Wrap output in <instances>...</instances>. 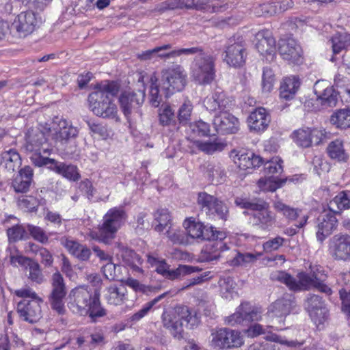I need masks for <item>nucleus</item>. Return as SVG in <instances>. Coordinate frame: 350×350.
I'll return each mask as SVG.
<instances>
[{"label": "nucleus", "instance_id": "1", "mask_svg": "<svg viewBox=\"0 0 350 350\" xmlns=\"http://www.w3.org/2000/svg\"><path fill=\"white\" fill-rule=\"evenodd\" d=\"M51 126L48 124L40 127H31L25 136V150L33 153H51L63 149L70 138L78 134L77 128L66 120L55 118Z\"/></svg>", "mask_w": 350, "mask_h": 350}, {"label": "nucleus", "instance_id": "2", "mask_svg": "<svg viewBox=\"0 0 350 350\" xmlns=\"http://www.w3.org/2000/svg\"><path fill=\"white\" fill-rule=\"evenodd\" d=\"M120 91L118 83L111 81L98 85L88 98L90 110L97 116L118 120V108L112 98Z\"/></svg>", "mask_w": 350, "mask_h": 350}, {"label": "nucleus", "instance_id": "3", "mask_svg": "<svg viewBox=\"0 0 350 350\" xmlns=\"http://www.w3.org/2000/svg\"><path fill=\"white\" fill-rule=\"evenodd\" d=\"M310 269L312 274L300 272L297 275V279L283 271L272 272L270 278L273 281L284 284L290 290L294 291H308L314 288L327 295H331L332 288L318 278V273L321 272L322 267L315 265L310 266Z\"/></svg>", "mask_w": 350, "mask_h": 350}, {"label": "nucleus", "instance_id": "4", "mask_svg": "<svg viewBox=\"0 0 350 350\" xmlns=\"http://www.w3.org/2000/svg\"><path fill=\"white\" fill-rule=\"evenodd\" d=\"M126 218V214L122 207L111 208L103 216V223L98 226V229L91 230L89 235L94 240L109 244Z\"/></svg>", "mask_w": 350, "mask_h": 350}, {"label": "nucleus", "instance_id": "5", "mask_svg": "<svg viewBox=\"0 0 350 350\" xmlns=\"http://www.w3.org/2000/svg\"><path fill=\"white\" fill-rule=\"evenodd\" d=\"M234 203L241 208L253 211L251 219L254 225L262 230H271L276 223V215L269 210V204L262 200H250L237 197Z\"/></svg>", "mask_w": 350, "mask_h": 350}, {"label": "nucleus", "instance_id": "6", "mask_svg": "<svg viewBox=\"0 0 350 350\" xmlns=\"http://www.w3.org/2000/svg\"><path fill=\"white\" fill-rule=\"evenodd\" d=\"M14 293L17 297L23 298L16 308L20 318L29 323L38 322L42 317V299L30 288L16 290Z\"/></svg>", "mask_w": 350, "mask_h": 350}, {"label": "nucleus", "instance_id": "7", "mask_svg": "<svg viewBox=\"0 0 350 350\" xmlns=\"http://www.w3.org/2000/svg\"><path fill=\"white\" fill-rule=\"evenodd\" d=\"M295 297L292 295H286L269 306L267 318L269 323L276 325L277 330H282V325L286 317L295 307Z\"/></svg>", "mask_w": 350, "mask_h": 350}, {"label": "nucleus", "instance_id": "8", "mask_svg": "<svg viewBox=\"0 0 350 350\" xmlns=\"http://www.w3.org/2000/svg\"><path fill=\"white\" fill-rule=\"evenodd\" d=\"M42 23V18L33 11L22 12L10 25L13 37L25 38Z\"/></svg>", "mask_w": 350, "mask_h": 350}, {"label": "nucleus", "instance_id": "9", "mask_svg": "<svg viewBox=\"0 0 350 350\" xmlns=\"http://www.w3.org/2000/svg\"><path fill=\"white\" fill-rule=\"evenodd\" d=\"M211 345L219 349L239 348L244 344L243 335L237 330L224 327L212 330Z\"/></svg>", "mask_w": 350, "mask_h": 350}, {"label": "nucleus", "instance_id": "10", "mask_svg": "<svg viewBox=\"0 0 350 350\" xmlns=\"http://www.w3.org/2000/svg\"><path fill=\"white\" fill-rule=\"evenodd\" d=\"M192 77L200 85L210 84L215 77L213 57L205 53L196 56L192 66Z\"/></svg>", "mask_w": 350, "mask_h": 350}, {"label": "nucleus", "instance_id": "11", "mask_svg": "<svg viewBox=\"0 0 350 350\" xmlns=\"http://www.w3.org/2000/svg\"><path fill=\"white\" fill-rule=\"evenodd\" d=\"M96 291L92 290L85 285H80L72 288L68 297V307L74 313L81 316L85 311L92 300L96 297Z\"/></svg>", "mask_w": 350, "mask_h": 350}, {"label": "nucleus", "instance_id": "12", "mask_svg": "<svg viewBox=\"0 0 350 350\" xmlns=\"http://www.w3.org/2000/svg\"><path fill=\"white\" fill-rule=\"evenodd\" d=\"M7 256L10 258L11 265L16 266V264L25 267L26 272H28V278L32 282L41 284L44 281V275L42 273L40 265L35 260L25 257L18 254L16 247L10 246L6 250Z\"/></svg>", "mask_w": 350, "mask_h": 350}, {"label": "nucleus", "instance_id": "13", "mask_svg": "<svg viewBox=\"0 0 350 350\" xmlns=\"http://www.w3.org/2000/svg\"><path fill=\"white\" fill-rule=\"evenodd\" d=\"M162 88L166 91V96L174 92L183 90L186 85V75L180 65H174L162 70Z\"/></svg>", "mask_w": 350, "mask_h": 350}, {"label": "nucleus", "instance_id": "14", "mask_svg": "<svg viewBox=\"0 0 350 350\" xmlns=\"http://www.w3.org/2000/svg\"><path fill=\"white\" fill-rule=\"evenodd\" d=\"M184 227L187 230L188 237L202 240L224 239L226 234L224 231L217 230L212 226H204L201 222H196L191 219L184 221Z\"/></svg>", "mask_w": 350, "mask_h": 350}, {"label": "nucleus", "instance_id": "15", "mask_svg": "<svg viewBox=\"0 0 350 350\" xmlns=\"http://www.w3.org/2000/svg\"><path fill=\"white\" fill-rule=\"evenodd\" d=\"M225 53L224 61L230 66L240 68L245 64L247 53L245 43L241 37L230 38Z\"/></svg>", "mask_w": 350, "mask_h": 350}, {"label": "nucleus", "instance_id": "16", "mask_svg": "<svg viewBox=\"0 0 350 350\" xmlns=\"http://www.w3.org/2000/svg\"><path fill=\"white\" fill-rule=\"evenodd\" d=\"M66 295V285L62 275L55 272L52 275V291L49 296L51 308L58 314L65 312L64 297Z\"/></svg>", "mask_w": 350, "mask_h": 350}, {"label": "nucleus", "instance_id": "17", "mask_svg": "<svg viewBox=\"0 0 350 350\" xmlns=\"http://www.w3.org/2000/svg\"><path fill=\"white\" fill-rule=\"evenodd\" d=\"M329 252L336 260L350 261V236H334L329 241Z\"/></svg>", "mask_w": 350, "mask_h": 350}, {"label": "nucleus", "instance_id": "18", "mask_svg": "<svg viewBox=\"0 0 350 350\" xmlns=\"http://www.w3.org/2000/svg\"><path fill=\"white\" fill-rule=\"evenodd\" d=\"M213 124L215 131L223 135L236 133L239 129V120L229 111L215 114Z\"/></svg>", "mask_w": 350, "mask_h": 350}, {"label": "nucleus", "instance_id": "19", "mask_svg": "<svg viewBox=\"0 0 350 350\" xmlns=\"http://www.w3.org/2000/svg\"><path fill=\"white\" fill-rule=\"evenodd\" d=\"M204 106L211 113H221L230 111L232 100L224 91L217 90L204 98Z\"/></svg>", "mask_w": 350, "mask_h": 350}, {"label": "nucleus", "instance_id": "20", "mask_svg": "<svg viewBox=\"0 0 350 350\" xmlns=\"http://www.w3.org/2000/svg\"><path fill=\"white\" fill-rule=\"evenodd\" d=\"M201 269L198 267L190 265H179L175 269H170V265H168L165 259H162L157 267L155 271L161 275L166 279L174 280L179 279L186 275L191 273L198 272Z\"/></svg>", "mask_w": 350, "mask_h": 350}, {"label": "nucleus", "instance_id": "21", "mask_svg": "<svg viewBox=\"0 0 350 350\" xmlns=\"http://www.w3.org/2000/svg\"><path fill=\"white\" fill-rule=\"evenodd\" d=\"M273 206L276 211L282 214L288 221H297L295 224L297 228H302L307 223L308 216L302 215L301 209L286 205L280 200L274 201Z\"/></svg>", "mask_w": 350, "mask_h": 350}, {"label": "nucleus", "instance_id": "22", "mask_svg": "<svg viewBox=\"0 0 350 350\" xmlns=\"http://www.w3.org/2000/svg\"><path fill=\"white\" fill-rule=\"evenodd\" d=\"M330 211L323 212L317 219V239L323 242L336 228L337 219Z\"/></svg>", "mask_w": 350, "mask_h": 350}, {"label": "nucleus", "instance_id": "23", "mask_svg": "<svg viewBox=\"0 0 350 350\" xmlns=\"http://www.w3.org/2000/svg\"><path fill=\"white\" fill-rule=\"evenodd\" d=\"M163 325L174 338L180 340L183 338V323L176 310L164 311L161 316Z\"/></svg>", "mask_w": 350, "mask_h": 350}, {"label": "nucleus", "instance_id": "24", "mask_svg": "<svg viewBox=\"0 0 350 350\" xmlns=\"http://www.w3.org/2000/svg\"><path fill=\"white\" fill-rule=\"evenodd\" d=\"M278 51L283 59L293 64H299L301 62V49L294 39L280 40Z\"/></svg>", "mask_w": 350, "mask_h": 350}, {"label": "nucleus", "instance_id": "25", "mask_svg": "<svg viewBox=\"0 0 350 350\" xmlns=\"http://www.w3.org/2000/svg\"><path fill=\"white\" fill-rule=\"evenodd\" d=\"M145 98L144 90H138L137 92L125 91L120 96L119 102L122 112L125 116L131 114L133 108L141 105Z\"/></svg>", "mask_w": 350, "mask_h": 350}, {"label": "nucleus", "instance_id": "26", "mask_svg": "<svg viewBox=\"0 0 350 350\" xmlns=\"http://www.w3.org/2000/svg\"><path fill=\"white\" fill-rule=\"evenodd\" d=\"M256 47L263 56H267L268 61H272L275 54V40L269 31L259 32L256 35Z\"/></svg>", "mask_w": 350, "mask_h": 350}, {"label": "nucleus", "instance_id": "27", "mask_svg": "<svg viewBox=\"0 0 350 350\" xmlns=\"http://www.w3.org/2000/svg\"><path fill=\"white\" fill-rule=\"evenodd\" d=\"M33 172L31 167L25 166L14 178L12 187L16 193H25L29 191L32 183Z\"/></svg>", "mask_w": 350, "mask_h": 350}, {"label": "nucleus", "instance_id": "28", "mask_svg": "<svg viewBox=\"0 0 350 350\" xmlns=\"http://www.w3.org/2000/svg\"><path fill=\"white\" fill-rule=\"evenodd\" d=\"M247 122L251 130L260 132L265 131L269 122L270 117L265 108L260 107L250 113Z\"/></svg>", "mask_w": 350, "mask_h": 350}, {"label": "nucleus", "instance_id": "29", "mask_svg": "<svg viewBox=\"0 0 350 350\" xmlns=\"http://www.w3.org/2000/svg\"><path fill=\"white\" fill-rule=\"evenodd\" d=\"M300 84V80L296 76L285 77L281 82L280 87V98L286 100L293 99Z\"/></svg>", "mask_w": 350, "mask_h": 350}, {"label": "nucleus", "instance_id": "30", "mask_svg": "<svg viewBox=\"0 0 350 350\" xmlns=\"http://www.w3.org/2000/svg\"><path fill=\"white\" fill-rule=\"evenodd\" d=\"M105 298L109 304L122 305L127 300V290L123 285H111L105 290Z\"/></svg>", "mask_w": 350, "mask_h": 350}, {"label": "nucleus", "instance_id": "31", "mask_svg": "<svg viewBox=\"0 0 350 350\" xmlns=\"http://www.w3.org/2000/svg\"><path fill=\"white\" fill-rule=\"evenodd\" d=\"M232 159L241 170L259 167L264 162L259 154H234Z\"/></svg>", "mask_w": 350, "mask_h": 350}, {"label": "nucleus", "instance_id": "32", "mask_svg": "<svg viewBox=\"0 0 350 350\" xmlns=\"http://www.w3.org/2000/svg\"><path fill=\"white\" fill-rule=\"evenodd\" d=\"M115 247L118 250L116 255L118 258H121L126 265L133 267L135 270L140 271V268L136 265L142 264V259L133 250H129L125 245L120 242H116Z\"/></svg>", "mask_w": 350, "mask_h": 350}, {"label": "nucleus", "instance_id": "33", "mask_svg": "<svg viewBox=\"0 0 350 350\" xmlns=\"http://www.w3.org/2000/svg\"><path fill=\"white\" fill-rule=\"evenodd\" d=\"M224 239H211L212 242L207 244L202 252V258L206 261H213L220 257V252L227 250L226 245L223 243Z\"/></svg>", "mask_w": 350, "mask_h": 350}, {"label": "nucleus", "instance_id": "34", "mask_svg": "<svg viewBox=\"0 0 350 350\" xmlns=\"http://www.w3.org/2000/svg\"><path fill=\"white\" fill-rule=\"evenodd\" d=\"M299 178L300 177L297 175L284 179H279L272 177L261 178L258 181V186L262 191H275L278 188H280L287 180L291 182L298 181Z\"/></svg>", "mask_w": 350, "mask_h": 350}, {"label": "nucleus", "instance_id": "35", "mask_svg": "<svg viewBox=\"0 0 350 350\" xmlns=\"http://www.w3.org/2000/svg\"><path fill=\"white\" fill-rule=\"evenodd\" d=\"M107 314V310L101 304L98 293H96V297L88 306L87 311L83 312L81 316H88L92 322L96 323L100 318L104 317Z\"/></svg>", "mask_w": 350, "mask_h": 350}, {"label": "nucleus", "instance_id": "36", "mask_svg": "<svg viewBox=\"0 0 350 350\" xmlns=\"http://www.w3.org/2000/svg\"><path fill=\"white\" fill-rule=\"evenodd\" d=\"M329 210L339 213L350 208V191H342L336 195L328 204Z\"/></svg>", "mask_w": 350, "mask_h": 350}, {"label": "nucleus", "instance_id": "37", "mask_svg": "<svg viewBox=\"0 0 350 350\" xmlns=\"http://www.w3.org/2000/svg\"><path fill=\"white\" fill-rule=\"evenodd\" d=\"M155 227L154 230L159 232H163L165 229H169L172 226L171 215L166 208L158 209L154 215Z\"/></svg>", "mask_w": 350, "mask_h": 350}, {"label": "nucleus", "instance_id": "38", "mask_svg": "<svg viewBox=\"0 0 350 350\" xmlns=\"http://www.w3.org/2000/svg\"><path fill=\"white\" fill-rule=\"evenodd\" d=\"M53 171L72 181H77L81 177L77 167L73 165L56 161Z\"/></svg>", "mask_w": 350, "mask_h": 350}, {"label": "nucleus", "instance_id": "39", "mask_svg": "<svg viewBox=\"0 0 350 350\" xmlns=\"http://www.w3.org/2000/svg\"><path fill=\"white\" fill-rule=\"evenodd\" d=\"M176 310L180 317L181 321H184L186 323L187 327L193 329L200 324V316L196 311L190 310L187 307H182Z\"/></svg>", "mask_w": 350, "mask_h": 350}, {"label": "nucleus", "instance_id": "40", "mask_svg": "<svg viewBox=\"0 0 350 350\" xmlns=\"http://www.w3.org/2000/svg\"><path fill=\"white\" fill-rule=\"evenodd\" d=\"M226 145V142L219 138H215L213 141L208 140L204 142L200 141H195L193 142V146L198 148V150L206 152L223 151Z\"/></svg>", "mask_w": 350, "mask_h": 350}, {"label": "nucleus", "instance_id": "41", "mask_svg": "<svg viewBox=\"0 0 350 350\" xmlns=\"http://www.w3.org/2000/svg\"><path fill=\"white\" fill-rule=\"evenodd\" d=\"M330 122L339 129L350 128V109H340L334 113L330 117Z\"/></svg>", "mask_w": 350, "mask_h": 350}, {"label": "nucleus", "instance_id": "42", "mask_svg": "<svg viewBox=\"0 0 350 350\" xmlns=\"http://www.w3.org/2000/svg\"><path fill=\"white\" fill-rule=\"evenodd\" d=\"M331 42L334 54H338L350 46V34L337 33L332 36Z\"/></svg>", "mask_w": 350, "mask_h": 350}, {"label": "nucleus", "instance_id": "43", "mask_svg": "<svg viewBox=\"0 0 350 350\" xmlns=\"http://www.w3.org/2000/svg\"><path fill=\"white\" fill-rule=\"evenodd\" d=\"M338 92L333 87H328L317 97V101L323 107H335L338 103Z\"/></svg>", "mask_w": 350, "mask_h": 350}, {"label": "nucleus", "instance_id": "44", "mask_svg": "<svg viewBox=\"0 0 350 350\" xmlns=\"http://www.w3.org/2000/svg\"><path fill=\"white\" fill-rule=\"evenodd\" d=\"M168 292L162 293L161 295L157 296L151 301L146 303L138 312L134 313L133 315L131 316L130 320L133 322H137L139 320H141L142 318H144L148 314L151 309L153 308V307L155 306V305L159 301L165 298L167 296V295H168Z\"/></svg>", "mask_w": 350, "mask_h": 350}, {"label": "nucleus", "instance_id": "45", "mask_svg": "<svg viewBox=\"0 0 350 350\" xmlns=\"http://www.w3.org/2000/svg\"><path fill=\"white\" fill-rule=\"evenodd\" d=\"M304 308L309 315L315 317L317 310L327 308L322 298L316 295H309L304 302Z\"/></svg>", "mask_w": 350, "mask_h": 350}, {"label": "nucleus", "instance_id": "46", "mask_svg": "<svg viewBox=\"0 0 350 350\" xmlns=\"http://www.w3.org/2000/svg\"><path fill=\"white\" fill-rule=\"evenodd\" d=\"M219 285L221 296L226 299H231L237 296V294L234 290L235 283L231 278H221Z\"/></svg>", "mask_w": 350, "mask_h": 350}, {"label": "nucleus", "instance_id": "47", "mask_svg": "<svg viewBox=\"0 0 350 350\" xmlns=\"http://www.w3.org/2000/svg\"><path fill=\"white\" fill-rule=\"evenodd\" d=\"M165 234L174 244L187 245L189 243V237L183 230L175 228L173 226L166 230Z\"/></svg>", "mask_w": 350, "mask_h": 350}, {"label": "nucleus", "instance_id": "48", "mask_svg": "<svg viewBox=\"0 0 350 350\" xmlns=\"http://www.w3.org/2000/svg\"><path fill=\"white\" fill-rule=\"evenodd\" d=\"M159 124L163 126L174 124L176 122L174 109L169 105H163L159 112Z\"/></svg>", "mask_w": 350, "mask_h": 350}, {"label": "nucleus", "instance_id": "49", "mask_svg": "<svg viewBox=\"0 0 350 350\" xmlns=\"http://www.w3.org/2000/svg\"><path fill=\"white\" fill-rule=\"evenodd\" d=\"M30 250L40 257L41 262L45 267H51L53 263V257L52 254L44 247H39L34 243H29Z\"/></svg>", "mask_w": 350, "mask_h": 350}, {"label": "nucleus", "instance_id": "50", "mask_svg": "<svg viewBox=\"0 0 350 350\" xmlns=\"http://www.w3.org/2000/svg\"><path fill=\"white\" fill-rule=\"evenodd\" d=\"M275 81L274 72L270 67H265L262 76V90L265 93H269L273 89Z\"/></svg>", "mask_w": 350, "mask_h": 350}, {"label": "nucleus", "instance_id": "51", "mask_svg": "<svg viewBox=\"0 0 350 350\" xmlns=\"http://www.w3.org/2000/svg\"><path fill=\"white\" fill-rule=\"evenodd\" d=\"M192 111L193 105L191 102L189 100H185L178 111L177 118L179 123L181 124L189 123L191 120Z\"/></svg>", "mask_w": 350, "mask_h": 350}, {"label": "nucleus", "instance_id": "52", "mask_svg": "<svg viewBox=\"0 0 350 350\" xmlns=\"http://www.w3.org/2000/svg\"><path fill=\"white\" fill-rule=\"evenodd\" d=\"M283 161L279 156H274L271 159L264 161L265 171L267 174L281 173L283 170Z\"/></svg>", "mask_w": 350, "mask_h": 350}, {"label": "nucleus", "instance_id": "53", "mask_svg": "<svg viewBox=\"0 0 350 350\" xmlns=\"http://www.w3.org/2000/svg\"><path fill=\"white\" fill-rule=\"evenodd\" d=\"M260 255V253H238L233 258L232 264L236 266H247L256 262Z\"/></svg>", "mask_w": 350, "mask_h": 350}, {"label": "nucleus", "instance_id": "54", "mask_svg": "<svg viewBox=\"0 0 350 350\" xmlns=\"http://www.w3.org/2000/svg\"><path fill=\"white\" fill-rule=\"evenodd\" d=\"M310 129H298L292 134V137L295 142L301 147L308 148L311 146V141L309 140Z\"/></svg>", "mask_w": 350, "mask_h": 350}, {"label": "nucleus", "instance_id": "55", "mask_svg": "<svg viewBox=\"0 0 350 350\" xmlns=\"http://www.w3.org/2000/svg\"><path fill=\"white\" fill-rule=\"evenodd\" d=\"M207 177L213 184H221L226 180V174L219 166H215L208 168Z\"/></svg>", "mask_w": 350, "mask_h": 350}, {"label": "nucleus", "instance_id": "56", "mask_svg": "<svg viewBox=\"0 0 350 350\" xmlns=\"http://www.w3.org/2000/svg\"><path fill=\"white\" fill-rule=\"evenodd\" d=\"M217 198L206 192H200L198 195L197 202L202 211H205L206 214L212 210V206L214 205Z\"/></svg>", "mask_w": 350, "mask_h": 350}, {"label": "nucleus", "instance_id": "57", "mask_svg": "<svg viewBox=\"0 0 350 350\" xmlns=\"http://www.w3.org/2000/svg\"><path fill=\"white\" fill-rule=\"evenodd\" d=\"M225 322L226 324L231 326H234L236 325L246 322V317L243 303L237 307L234 314L226 318Z\"/></svg>", "mask_w": 350, "mask_h": 350}, {"label": "nucleus", "instance_id": "58", "mask_svg": "<svg viewBox=\"0 0 350 350\" xmlns=\"http://www.w3.org/2000/svg\"><path fill=\"white\" fill-rule=\"evenodd\" d=\"M246 322L258 321L262 318V310L260 308L254 306L248 302L243 303Z\"/></svg>", "mask_w": 350, "mask_h": 350}, {"label": "nucleus", "instance_id": "59", "mask_svg": "<svg viewBox=\"0 0 350 350\" xmlns=\"http://www.w3.org/2000/svg\"><path fill=\"white\" fill-rule=\"evenodd\" d=\"M312 163L314 170L318 175L327 172L330 170V163L324 158L323 154H315Z\"/></svg>", "mask_w": 350, "mask_h": 350}, {"label": "nucleus", "instance_id": "60", "mask_svg": "<svg viewBox=\"0 0 350 350\" xmlns=\"http://www.w3.org/2000/svg\"><path fill=\"white\" fill-rule=\"evenodd\" d=\"M1 165L8 171H14L21 165L20 154H3Z\"/></svg>", "mask_w": 350, "mask_h": 350}, {"label": "nucleus", "instance_id": "61", "mask_svg": "<svg viewBox=\"0 0 350 350\" xmlns=\"http://www.w3.org/2000/svg\"><path fill=\"white\" fill-rule=\"evenodd\" d=\"M191 132L196 136L204 137L209 135V124L204 121L199 120L189 125Z\"/></svg>", "mask_w": 350, "mask_h": 350}, {"label": "nucleus", "instance_id": "62", "mask_svg": "<svg viewBox=\"0 0 350 350\" xmlns=\"http://www.w3.org/2000/svg\"><path fill=\"white\" fill-rule=\"evenodd\" d=\"M18 204L27 211H36L40 205V200L32 196H25L18 200Z\"/></svg>", "mask_w": 350, "mask_h": 350}, {"label": "nucleus", "instance_id": "63", "mask_svg": "<svg viewBox=\"0 0 350 350\" xmlns=\"http://www.w3.org/2000/svg\"><path fill=\"white\" fill-rule=\"evenodd\" d=\"M27 232L23 226L16 225L7 230V235L10 242H16L25 237Z\"/></svg>", "mask_w": 350, "mask_h": 350}, {"label": "nucleus", "instance_id": "64", "mask_svg": "<svg viewBox=\"0 0 350 350\" xmlns=\"http://www.w3.org/2000/svg\"><path fill=\"white\" fill-rule=\"evenodd\" d=\"M228 213L227 206L217 199L212 206V210L209 211L208 215L213 217H217L221 219H226Z\"/></svg>", "mask_w": 350, "mask_h": 350}]
</instances>
